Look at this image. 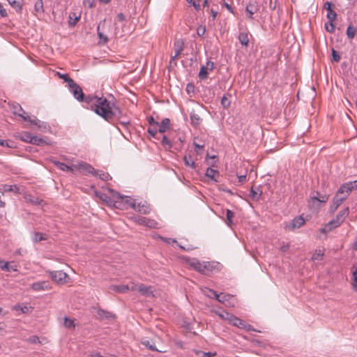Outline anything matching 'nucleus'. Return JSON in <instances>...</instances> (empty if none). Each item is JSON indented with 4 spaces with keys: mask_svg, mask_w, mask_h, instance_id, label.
Here are the masks:
<instances>
[{
    "mask_svg": "<svg viewBox=\"0 0 357 357\" xmlns=\"http://www.w3.org/2000/svg\"><path fill=\"white\" fill-rule=\"evenodd\" d=\"M196 139L197 138H195V140L193 142L194 146H195L196 149H203L204 147V145H205L204 143V142H202V144L197 143L196 142Z\"/></svg>",
    "mask_w": 357,
    "mask_h": 357,
    "instance_id": "obj_59",
    "label": "nucleus"
},
{
    "mask_svg": "<svg viewBox=\"0 0 357 357\" xmlns=\"http://www.w3.org/2000/svg\"><path fill=\"white\" fill-rule=\"evenodd\" d=\"M59 78L63 79L65 82L69 85L71 82H73V79L70 78L68 74H61L60 73H56Z\"/></svg>",
    "mask_w": 357,
    "mask_h": 357,
    "instance_id": "obj_44",
    "label": "nucleus"
},
{
    "mask_svg": "<svg viewBox=\"0 0 357 357\" xmlns=\"http://www.w3.org/2000/svg\"><path fill=\"white\" fill-rule=\"evenodd\" d=\"M134 210L143 214H148L150 211L149 206L142 203L136 205V208H134Z\"/></svg>",
    "mask_w": 357,
    "mask_h": 357,
    "instance_id": "obj_29",
    "label": "nucleus"
},
{
    "mask_svg": "<svg viewBox=\"0 0 357 357\" xmlns=\"http://www.w3.org/2000/svg\"><path fill=\"white\" fill-rule=\"evenodd\" d=\"M8 3L17 12L21 13L23 0H8Z\"/></svg>",
    "mask_w": 357,
    "mask_h": 357,
    "instance_id": "obj_20",
    "label": "nucleus"
},
{
    "mask_svg": "<svg viewBox=\"0 0 357 357\" xmlns=\"http://www.w3.org/2000/svg\"><path fill=\"white\" fill-rule=\"evenodd\" d=\"M206 32L205 26H199L197 29V33L199 36H203Z\"/></svg>",
    "mask_w": 357,
    "mask_h": 357,
    "instance_id": "obj_57",
    "label": "nucleus"
},
{
    "mask_svg": "<svg viewBox=\"0 0 357 357\" xmlns=\"http://www.w3.org/2000/svg\"><path fill=\"white\" fill-rule=\"evenodd\" d=\"M112 196L116 199V208L125 210L129 208H136L135 199L128 196L121 195L118 192L111 190Z\"/></svg>",
    "mask_w": 357,
    "mask_h": 357,
    "instance_id": "obj_3",
    "label": "nucleus"
},
{
    "mask_svg": "<svg viewBox=\"0 0 357 357\" xmlns=\"http://www.w3.org/2000/svg\"><path fill=\"white\" fill-rule=\"evenodd\" d=\"M130 289L132 291L138 290L139 292H141L143 295L145 296H149L152 292L151 290V287H147L143 284L132 286Z\"/></svg>",
    "mask_w": 357,
    "mask_h": 357,
    "instance_id": "obj_16",
    "label": "nucleus"
},
{
    "mask_svg": "<svg viewBox=\"0 0 357 357\" xmlns=\"http://www.w3.org/2000/svg\"><path fill=\"white\" fill-rule=\"evenodd\" d=\"M183 161H184V163L186 166H189L193 169L195 168V162L192 160V156L188 154V155H185L183 158Z\"/></svg>",
    "mask_w": 357,
    "mask_h": 357,
    "instance_id": "obj_35",
    "label": "nucleus"
},
{
    "mask_svg": "<svg viewBox=\"0 0 357 357\" xmlns=\"http://www.w3.org/2000/svg\"><path fill=\"white\" fill-rule=\"evenodd\" d=\"M219 172L216 169H212L211 167H208L206 172V176L212 180H213L215 182H218L217 178H215L216 176H219Z\"/></svg>",
    "mask_w": 357,
    "mask_h": 357,
    "instance_id": "obj_23",
    "label": "nucleus"
},
{
    "mask_svg": "<svg viewBox=\"0 0 357 357\" xmlns=\"http://www.w3.org/2000/svg\"><path fill=\"white\" fill-rule=\"evenodd\" d=\"M0 268L2 270H6L8 272L17 271V266L15 265H12L8 262H5L2 260H0Z\"/></svg>",
    "mask_w": 357,
    "mask_h": 357,
    "instance_id": "obj_21",
    "label": "nucleus"
},
{
    "mask_svg": "<svg viewBox=\"0 0 357 357\" xmlns=\"http://www.w3.org/2000/svg\"><path fill=\"white\" fill-rule=\"evenodd\" d=\"M31 289L34 291L47 290L50 289V286L46 281L36 282L31 284Z\"/></svg>",
    "mask_w": 357,
    "mask_h": 357,
    "instance_id": "obj_14",
    "label": "nucleus"
},
{
    "mask_svg": "<svg viewBox=\"0 0 357 357\" xmlns=\"http://www.w3.org/2000/svg\"><path fill=\"white\" fill-rule=\"evenodd\" d=\"M30 202L36 205H40L43 200L38 197H33V199H30Z\"/></svg>",
    "mask_w": 357,
    "mask_h": 357,
    "instance_id": "obj_60",
    "label": "nucleus"
},
{
    "mask_svg": "<svg viewBox=\"0 0 357 357\" xmlns=\"http://www.w3.org/2000/svg\"><path fill=\"white\" fill-rule=\"evenodd\" d=\"M344 200L345 197H343L342 196H339V195H335L333 197V203L331 205L330 211L331 213L335 212Z\"/></svg>",
    "mask_w": 357,
    "mask_h": 357,
    "instance_id": "obj_12",
    "label": "nucleus"
},
{
    "mask_svg": "<svg viewBox=\"0 0 357 357\" xmlns=\"http://www.w3.org/2000/svg\"><path fill=\"white\" fill-rule=\"evenodd\" d=\"M52 280L58 284H66L68 282V275L62 271H47Z\"/></svg>",
    "mask_w": 357,
    "mask_h": 357,
    "instance_id": "obj_7",
    "label": "nucleus"
},
{
    "mask_svg": "<svg viewBox=\"0 0 357 357\" xmlns=\"http://www.w3.org/2000/svg\"><path fill=\"white\" fill-rule=\"evenodd\" d=\"M64 325L66 328H70L75 327L73 321L70 319L66 317L64 319Z\"/></svg>",
    "mask_w": 357,
    "mask_h": 357,
    "instance_id": "obj_54",
    "label": "nucleus"
},
{
    "mask_svg": "<svg viewBox=\"0 0 357 357\" xmlns=\"http://www.w3.org/2000/svg\"><path fill=\"white\" fill-rule=\"evenodd\" d=\"M100 25L98 26V36L100 40H103V43H106L108 41V38L102 32L100 31Z\"/></svg>",
    "mask_w": 357,
    "mask_h": 357,
    "instance_id": "obj_52",
    "label": "nucleus"
},
{
    "mask_svg": "<svg viewBox=\"0 0 357 357\" xmlns=\"http://www.w3.org/2000/svg\"><path fill=\"white\" fill-rule=\"evenodd\" d=\"M191 123L194 127H197L202 122V119L197 114L192 113L190 114Z\"/></svg>",
    "mask_w": 357,
    "mask_h": 357,
    "instance_id": "obj_31",
    "label": "nucleus"
},
{
    "mask_svg": "<svg viewBox=\"0 0 357 357\" xmlns=\"http://www.w3.org/2000/svg\"><path fill=\"white\" fill-rule=\"evenodd\" d=\"M259 10V6L257 2L256 1H250L249 2L246 7H245V11L249 14L248 18L250 20H253V15L258 12Z\"/></svg>",
    "mask_w": 357,
    "mask_h": 357,
    "instance_id": "obj_10",
    "label": "nucleus"
},
{
    "mask_svg": "<svg viewBox=\"0 0 357 357\" xmlns=\"http://www.w3.org/2000/svg\"><path fill=\"white\" fill-rule=\"evenodd\" d=\"M262 195V190H259V192H257L253 188H251L250 191V197L253 200H259Z\"/></svg>",
    "mask_w": 357,
    "mask_h": 357,
    "instance_id": "obj_37",
    "label": "nucleus"
},
{
    "mask_svg": "<svg viewBox=\"0 0 357 357\" xmlns=\"http://www.w3.org/2000/svg\"><path fill=\"white\" fill-rule=\"evenodd\" d=\"M96 195L101 200L105 202L108 206L116 208V200L105 193L96 192Z\"/></svg>",
    "mask_w": 357,
    "mask_h": 357,
    "instance_id": "obj_13",
    "label": "nucleus"
},
{
    "mask_svg": "<svg viewBox=\"0 0 357 357\" xmlns=\"http://www.w3.org/2000/svg\"><path fill=\"white\" fill-rule=\"evenodd\" d=\"M99 178L102 181H108L109 179H112V177L107 172H101L100 174L98 173V175Z\"/></svg>",
    "mask_w": 357,
    "mask_h": 357,
    "instance_id": "obj_53",
    "label": "nucleus"
},
{
    "mask_svg": "<svg viewBox=\"0 0 357 357\" xmlns=\"http://www.w3.org/2000/svg\"><path fill=\"white\" fill-rule=\"evenodd\" d=\"M53 163L61 170L66 171V172H72L73 169L71 167L68 166V165L59 162V161H53Z\"/></svg>",
    "mask_w": 357,
    "mask_h": 357,
    "instance_id": "obj_32",
    "label": "nucleus"
},
{
    "mask_svg": "<svg viewBox=\"0 0 357 357\" xmlns=\"http://www.w3.org/2000/svg\"><path fill=\"white\" fill-rule=\"evenodd\" d=\"M0 145L2 146H7L10 148L15 147V143L9 140L0 139Z\"/></svg>",
    "mask_w": 357,
    "mask_h": 357,
    "instance_id": "obj_47",
    "label": "nucleus"
},
{
    "mask_svg": "<svg viewBox=\"0 0 357 357\" xmlns=\"http://www.w3.org/2000/svg\"><path fill=\"white\" fill-rule=\"evenodd\" d=\"M356 33V30L355 27L351 24L349 25L346 32L348 38L353 39L355 37Z\"/></svg>",
    "mask_w": 357,
    "mask_h": 357,
    "instance_id": "obj_38",
    "label": "nucleus"
},
{
    "mask_svg": "<svg viewBox=\"0 0 357 357\" xmlns=\"http://www.w3.org/2000/svg\"><path fill=\"white\" fill-rule=\"evenodd\" d=\"M243 329H245L246 331H256L252 326L247 324L246 323L245 324V327Z\"/></svg>",
    "mask_w": 357,
    "mask_h": 357,
    "instance_id": "obj_62",
    "label": "nucleus"
},
{
    "mask_svg": "<svg viewBox=\"0 0 357 357\" xmlns=\"http://www.w3.org/2000/svg\"><path fill=\"white\" fill-rule=\"evenodd\" d=\"M20 140L35 144L37 146H44L52 145V142L48 137H40L38 135H17Z\"/></svg>",
    "mask_w": 357,
    "mask_h": 357,
    "instance_id": "obj_4",
    "label": "nucleus"
},
{
    "mask_svg": "<svg viewBox=\"0 0 357 357\" xmlns=\"http://www.w3.org/2000/svg\"><path fill=\"white\" fill-rule=\"evenodd\" d=\"M35 10L38 13L43 12V2L42 0H37L35 3Z\"/></svg>",
    "mask_w": 357,
    "mask_h": 357,
    "instance_id": "obj_46",
    "label": "nucleus"
},
{
    "mask_svg": "<svg viewBox=\"0 0 357 357\" xmlns=\"http://www.w3.org/2000/svg\"><path fill=\"white\" fill-rule=\"evenodd\" d=\"M217 301L221 303H223L225 305H227V303L229 302V299L231 298V296L229 294H225L223 293H221L218 296Z\"/></svg>",
    "mask_w": 357,
    "mask_h": 357,
    "instance_id": "obj_34",
    "label": "nucleus"
},
{
    "mask_svg": "<svg viewBox=\"0 0 357 357\" xmlns=\"http://www.w3.org/2000/svg\"><path fill=\"white\" fill-rule=\"evenodd\" d=\"M109 289L118 293H125L130 289L128 285H111Z\"/></svg>",
    "mask_w": 357,
    "mask_h": 357,
    "instance_id": "obj_24",
    "label": "nucleus"
},
{
    "mask_svg": "<svg viewBox=\"0 0 357 357\" xmlns=\"http://www.w3.org/2000/svg\"><path fill=\"white\" fill-rule=\"evenodd\" d=\"M13 309L17 311L20 310L22 313H29L33 310L31 307H29L24 303L17 304L14 306Z\"/></svg>",
    "mask_w": 357,
    "mask_h": 357,
    "instance_id": "obj_25",
    "label": "nucleus"
},
{
    "mask_svg": "<svg viewBox=\"0 0 357 357\" xmlns=\"http://www.w3.org/2000/svg\"><path fill=\"white\" fill-rule=\"evenodd\" d=\"M324 252L321 250H316L315 252L312 255V261H321L324 256Z\"/></svg>",
    "mask_w": 357,
    "mask_h": 357,
    "instance_id": "obj_43",
    "label": "nucleus"
},
{
    "mask_svg": "<svg viewBox=\"0 0 357 357\" xmlns=\"http://www.w3.org/2000/svg\"><path fill=\"white\" fill-rule=\"evenodd\" d=\"M10 109H12L13 114L17 115L21 117L24 121L28 122L32 130L41 132H52L50 126L46 122L38 119L35 116H31L21 114L22 107L20 104L13 103L10 105Z\"/></svg>",
    "mask_w": 357,
    "mask_h": 357,
    "instance_id": "obj_2",
    "label": "nucleus"
},
{
    "mask_svg": "<svg viewBox=\"0 0 357 357\" xmlns=\"http://www.w3.org/2000/svg\"><path fill=\"white\" fill-rule=\"evenodd\" d=\"M238 40L242 45L247 47L249 43L248 33L241 32L238 35Z\"/></svg>",
    "mask_w": 357,
    "mask_h": 357,
    "instance_id": "obj_28",
    "label": "nucleus"
},
{
    "mask_svg": "<svg viewBox=\"0 0 357 357\" xmlns=\"http://www.w3.org/2000/svg\"><path fill=\"white\" fill-rule=\"evenodd\" d=\"M174 48L175 53L180 55L184 48V40L183 39H178L174 42Z\"/></svg>",
    "mask_w": 357,
    "mask_h": 357,
    "instance_id": "obj_19",
    "label": "nucleus"
},
{
    "mask_svg": "<svg viewBox=\"0 0 357 357\" xmlns=\"http://www.w3.org/2000/svg\"><path fill=\"white\" fill-rule=\"evenodd\" d=\"M226 217H227V225L231 226L233 224V218L234 217V213L229 209H227Z\"/></svg>",
    "mask_w": 357,
    "mask_h": 357,
    "instance_id": "obj_40",
    "label": "nucleus"
},
{
    "mask_svg": "<svg viewBox=\"0 0 357 357\" xmlns=\"http://www.w3.org/2000/svg\"><path fill=\"white\" fill-rule=\"evenodd\" d=\"M20 187L16 185L4 186V190L6 192H14L16 194H19L20 193Z\"/></svg>",
    "mask_w": 357,
    "mask_h": 357,
    "instance_id": "obj_41",
    "label": "nucleus"
},
{
    "mask_svg": "<svg viewBox=\"0 0 357 357\" xmlns=\"http://www.w3.org/2000/svg\"><path fill=\"white\" fill-rule=\"evenodd\" d=\"M205 68H207V70H212L214 68V63L210 61H207Z\"/></svg>",
    "mask_w": 357,
    "mask_h": 357,
    "instance_id": "obj_64",
    "label": "nucleus"
},
{
    "mask_svg": "<svg viewBox=\"0 0 357 357\" xmlns=\"http://www.w3.org/2000/svg\"><path fill=\"white\" fill-rule=\"evenodd\" d=\"M97 313L101 319H110L115 317V315L113 314L112 312L106 311L102 309H99L98 310Z\"/></svg>",
    "mask_w": 357,
    "mask_h": 357,
    "instance_id": "obj_22",
    "label": "nucleus"
},
{
    "mask_svg": "<svg viewBox=\"0 0 357 357\" xmlns=\"http://www.w3.org/2000/svg\"><path fill=\"white\" fill-rule=\"evenodd\" d=\"M48 238V235L47 234H43L40 232H34L33 241L34 243H38L42 241H45Z\"/></svg>",
    "mask_w": 357,
    "mask_h": 357,
    "instance_id": "obj_26",
    "label": "nucleus"
},
{
    "mask_svg": "<svg viewBox=\"0 0 357 357\" xmlns=\"http://www.w3.org/2000/svg\"><path fill=\"white\" fill-rule=\"evenodd\" d=\"M205 294L209 298H214L215 300L219 297V294L213 289H207Z\"/></svg>",
    "mask_w": 357,
    "mask_h": 357,
    "instance_id": "obj_45",
    "label": "nucleus"
},
{
    "mask_svg": "<svg viewBox=\"0 0 357 357\" xmlns=\"http://www.w3.org/2000/svg\"><path fill=\"white\" fill-rule=\"evenodd\" d=\"M189 265L203 275H208L212 272L213 268V266L209 261L202 263L195 258L190 261Z\"/></svg>",
    "mask_w": 357,
    "mask_h": 357,
    "instance_id": "obj_5",
    "label": "nucleus"
},
{
    "mask_svg": "<svg viewBox=\"0 0 357 357\" xmlns=\"http://www.w3.org/2000/svg\"><path fill=\"white\" fill-rule=\"evenodd\" d=\"M230 104V100L225 96H224L221 100V105H222V107L225 109H227L229 107Z\"/></svg>",
    "mask_w": 357,
    "mask_h": 357,
    "instance_id": "obj_50",
    "label": "nucleus"
},
{
    "mask_svg": "<svg viewBox=\"0 0 357 357\" xmlns=\"http://www.w3.org/2000/svg\"><path fill=\"white\" fill-rule=\"evenodd\" d=\"M80 15H77L75 13H70L69 14L68 24L70 26H74L76 23L79 20Z\"/></svg>",
    "mask_w": 357,
    "mask_h": 357,
    "instance_id": "obj_30",
    "label": "nucleus"
},
{
    "mask_svg": "<svg viewBox=\"0 0 357 357\" xmlns=\"http://www.w3.org/2000/svg\"><path fill=\"white\" fill-rule=\"evenodd\" d=\"M0 15L1 17H7L8 13L5 8H3L1 4L0 3Z\"/></svg>",
    "mask_w": 357,
    "mask_h": 357,
    "instance_id": "obj_61",
    "label": "nucleus"
},
{
    "mask_svg": "<svg viewBox=\"0 0 357 357\" xmlns=\"http://www.w3.org/2000/svg\"><path fill=\"white\" fill-rule=\"evenodd\" d=\"M305 221L303 215L295 218L287 227L291 230L298 229L304 225Z\"/></svg>",
    "mask_w": 357,
    "mask_h": 357,
    "instance_id": "obj_11",
    "label": "nucleus"
},
{
    "mask_svg": "<svg viewBox=\"0 0 357 357\" xmlns=\"http://www.w3.org/2000/svg\"><path fill=\"white\" fill-rule=\"evenodd\" d=\"M28 341H29L30 343H32V344L40 343V339H39V337H38V336H37V335H33V336H31V337L28 339Z\"/></svg>",
    "mask_w": 357,
    "mask_h": 357,
    "instance_id": "obj_56",
    "label": "nucleus"
},
{
    "mask_svg": "<svg viewBox=\"0 0 357 357\" xmlns=\"http://www.w3.org/2000/svg\"><path fill=\"white\" fill-rule=\"evenodd\" d=\"M68 87L75 99L90 105L91 109L107 121H113L114 118H120L121 109L111 103L107 98L92 96H86L82 88L74 80L68 85Z\"/></svg>",
    "mask_w": 357,
    "mask_h": 357,
    "instance_id": "obj_1",
    "label": "nucleus"
},
{
    "mask_svg": "<svg viewBox=\"0 0 357 357\" xmlns=\"http://www.w3.org/2000/svg\"><path fill=\"white\" fill-rule=\"evenodd\" d=\"M158 127V132L160 133H164L167 130H169L170 120L167 118L162 119L160 123L158 122V124H155Z\"/></svg>",
    "mask_w": 357,
    "mask_h": 357,
    "instance_id": "obj_15",
    "label": "nucleus"
},
{
    "mask_svg": "<svg viewBox=\"0 0 357 357\" xmlns=\"http://www.w3.org/2000/svg\"><path fill=\"white\" fill-rule=\"evenodd\" d=\"M133 220L140 225H149L151 220L145 217L135 215L132 218Z\"/></svg>",
    "mask_w": 357,
    "mask_h": 357,
    "instance_id": "obj_27",
    "label": "nucleus"
},
{
    "mask_svg": "<svg viewBox=\"0 0 357 357\" xmlns=\"http://www.w3.org/2000/svg\"><path fill=\"white\" fill-rule=\"evenodd\" d=\"M155 124H158V122L154 123L153 124L149 126V128H148L149 134H157V132H158V127L156 126Z\"/></svg>",
    "mask_w": 357,
    "mask_h": 357,
    "instance_id": "obj_49",
    "label": "nucleus"
},
{
    "mask_svg": "<svg viewBox=\"0 0 357 357\" xmlns=\"http://www.w3.org/2000/svg\"><path fill=\"white\" fill-rule=\"evenodd\" d=\"M208 70L204 66H202L199 73V77L200 79H205L208 77Z\"/></svg>",
    "mask_w": 357,
    "mask_h": 357,
    "instance_id": "obj_42",
    "label": "nucleus"
},
{
    "mask_svg": "<svg viewBox=\"0 0 357 357\" xmlns=\"http://www.w3.org/2000/svg\"><path fill=\"white\" fill-rule=\"evenodd\" d=\"M335 6L330 1H326L324 5V8L327 10L326 17L331 22H334L337 17V13L333 10Z\"/></svg>",
    "mask_w": 357,
    "mask_h": 357,
    "instance_id": "obj_9",
    "label": "nucleus"
},
{
    "mask_svg": "<svg viewBox=\"0 0 357 357\" xmlns=\"http://www.w3.org/2000/svg\"><path fill=\"white\" fill-rule=\"evenodd\" d=\"M161 143H162V146L165 149H169L172 146L171 140L169 139H168L167 135H162V139H161Z\"/></svg>",
    "mask_w": 357,
    "mask_h": 357,
    "instance_id": "obj_36",
    "label": "nucleus"
},
{
    "mask_svg": "<svg viewBox=\"0 0 357 357\" xmlns=\"http://www.w3.org/2000/svg\"><path fill=\"white\" fill-rule=\"evenodd\" d=\"M349 213V208L347 207L343 210L340 211L336 215L335 218L331 220L328 224L327 227H329L328 230H333V229L338 227L346 219Z\"/></svg>",
    "mask_w": 357,
    "mask_h": 357,
    "instance_id": "obj_6",
    "label": "nucleus"
},
{
    "mask_svg": "<svg viewBox=\"0 0 357 357\" xmlns=\"http://www.w3.org/2000/svg\"><path fill=\"white\" fill-rule=\"evenodd\" d=\"M331 54H332V57H333V61H335V62H339L340 61V59H341V56L339 54V52L336 50H335L334 49L332 50V52H331Z\"/></svg>",
    "mask_w": 357,
    "mask_h": 357,
    "instance_id": "obj_51",
    "label": "nucleus"
},
{
    "mask_svg": "<svg viewBox=\"0 0 357 357\" xmlns=\"http://www.w3.org/2000/svg\"><path fill=\"white\" fill-rule=\"evenodd\" d=\"M186 91L188 94L195 93V85L192 83H188L186 86Z\"/></svg>",
    "mask_w": 357,
    "mask_h": 357,
    "instance_id": "obj_55",
    "label": "nucleus"
},
{
    "mask_svg": "<svg viewBox=\"0 0 357 357\" xmlns=\"http://www.w3.org/2000/svg\"><path fill=\"white\" fill-rule=\"evenodd\" d=\"M142 344L145 346L146 347L149 348L151 351H158L162 352V351L158 350L154 344L151 343L149 340H142Z\"/></svg>",
    "mask_w": 357,
    "mask_h": 357,
    "instance_id": "obj_39",
    "label": "nucleus"
},
{
    "mask_svg": "<svg viewBox=\"0 0 357 357\" xmlns=\"http://www.w3.org/2000/svg\"><path fill=\"white\" fill-rule=\"evenodd\" d=\"M352 190H354V187L351 182H347L343 183L340 187L335 195H339V196H342L343 197H345L346 200Z\"/></svg>",
    "mask_w": 357,
    "mask_h": 357,
    "instance_id": "obj_8",
    "label": "nucleus"
},
{
    "mask_svg": "<svg viewBox=\"0 0 357 357\" xmlns=\"http://www.w3.org/2000/svg\"><path fill=\"white\" fill-rule=\"evenodd\" d=\"M119 123L123 127L127 128L128 132H129L130 134H131L132 131L128 128V126H130V122L128 121L122 120V121H120Z\"/></svg>",
    "mask_w": 357,
    "mask_h": 357,
    "instance_id": "obj_58",
    "label": "nucleus"
},
{
    "mask_svg": "<svg viewBox=\"0 0 357 357\" xmlns=\"http://www.w3.org/2000/svg\"><path fill=\"white\" fill-rule=\"evenodd\" d=\"M353 279L354 281L357 284V267H353Z\"/></svg>",
    "mask_w": 357,
    "mask_h": 357,
    "instance_id": "obj_63",
    "label": "nucleus"
},
{
    "mask_svg": "<svg viewBox=\"0 0 357 357\" xmlns=\"http://www.w3.org/2000/svg\"><path fill=\"white\" fill-rule=\"evenodd\" d=\"M334 22L329 21L328 23L325 24V29L329 33H333L335 31V24Z\"/></svg>",
    "mask_w": 357,
    "mask_h": 357,
    "instance_id": "obj_48",
    "label": "nucleus"
},
{
    "mask_svg": "<svg viewBox=\"0 0 357 357\" xmlns=\"http://www.w3.org/2000/svg\"><path fill=\"white\" fill-rule=\"evenodd\" d=\"M317 196H313L311 197V198L313 201H317L319 202L320 203H326L329 197V196L326 195H320L318 192H317Z\"/></svg>",
    "mask_w": 357,
    "mask_h": 357,
    "instance_id": "obj_33",
    "label": "nucleus"
},
{
    "mask_svg": "<svg viewBox=\"0 0 357 357\" xmlns=\"http://www.w3.org/2000/svg\"><path fill=\"white\" fill-rule=\"evenodd\" d=\"M229 317L231 318L230 324L232 326H236L241 329H243L245 327V322L243 320L236 316H229Z\"/></svg>",
    "mask_w": 357,
    "mask_h": 357,
    "instance_id": "obj_18",
    "label": "nucleus"
},
{
    "mask_svg": "<svg viewBox=\"0 0 357 357\" xmlns=\"http://www.w3.org/2000/svg\"><path fill=\"white\" fill-rule=\"evenodd\" d=\"M79 169L86 172V173L91 174L94 176L98 175V171L96 170L91 165L86 162H82L79 164Z\"/></svg>",
    "mask_w": 357,
    "mask_h": 357,
    "instance_id": "obj_17",
    "label": "nucleus"
}]
</instances>
